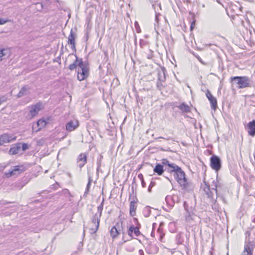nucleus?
<instances>
[{"mask_svg": "<svg viewBox=\"0 0 255 255\" xmlns=\"http://www.w3.org/2000/svg\"><path fill=\"white\" fill-rule=\"evenodd\" d=\"M74 55L75 60L70 64L68 68L72 71L77 68V79L81 81L87 79L89 76V66L88 61H83L82 58H79L76 54H70L69 56Z\"/></svg>", "mask_w": 255, "mask_h": 255, "instance_id": "obj_1", "label": "nucleus"}, {"mask_svg": "<svg viewBox=\"0 0 255 255\" xmlns=\"http://www.w3.org/2000/svg\"><path fill=\"white\" fill-rule=\"evenodd\" d=\"M201 188L203 192V194L206 195L212 203L215 204L217 198H216L214 190H212V186L206 181L205 177L203 180V183L201 184Z\"/></svg>", "mask_w": 255, "mask_h": 255, "instance_id": "obj_2", "label": "nucleus"}, {"mask_svg": "<svg viewBox=\"0 0 255 255\" xmlns=\"http://www.w3.org/2000/svg\"><path fill=\"white\" fill-rule=\"evenodd\" d=\"M104 203V198L103 199L102 203L98 206L97 213H96L91 219L92 223L95 225V227H93L90 229L91 233L92 234L96 233L99 229L100 219L103 210Z\"/></svg>", "mask_w": 255, "mask_h": 255, "instance_id": "obj_3", "label": "nucleus"}, {"mask_svg": "<svg viewBox=\"0 0 255 255\" xmlns=\"http://www.w3.org/2000/svg\"><path fill=\"white\" fill-rule=\"evenodd\" d=\"M232 84H238V88L243 89L250 87V80L247 76H235L231 78Z\"/></svg>", "mask_w": 255, "mask_h": 255, "instance_id": "obj_4", "label": "nucleus"}, {"mask_svg": "<svg viewBox=\"0 0 255 255\" xmlns=\"http://www.w3.org/2000/svg\"><path fill=\"white\" fill-rule=\"evenodd\" d=\"M133 220L136 222V226L135 227L134 225L130 226L128 231V234L131 239L134 238L133 237V234H134L135 237H138L141 235V233L139 231V229L141 227L140 223L138 222L137 218H133Z\"/></svg>", "mask_w": 255, "mask_h": 255, "instance_id": "obj_5", "label": "nucleus"}, {"mask_svg": "<svg viewBox=\"0 0 255 255\" xmlns=\"http://www.w3.org/2000/svg\"><path fill=\"white\" fill-rule=\"evenodd\" d=\"M210 166L216 172H218L222 166L221 160L220 158L216 155H213L210 159Z\"/></svg>", "mask_w": 255, "mask_h": 255, "instance_id": "obj_6", "label": "nucleus"}, {"mask_svg": "<svg viewBox=\"0 0 255 255\" xmlns=\"http://www.w3.org/2000/svg\"><path fill=\"white\" fill-rule=\"evenodd\" d=\"M173 176L174 179L179 184L182 183L187 179L185 173L180 167L177 168V170L174 173Z\"/></svg>", "mask_w": 255, "mask_h": 255, "instance_id": "obj_7", "label": "nucleus"}, {"mask_svg": "<svg viewBox=\"0 0 255 255\" xmlns=\"http://www.w3.org/2000/svg\"><path fill=\"white\" fill-rule=\"evenodd\" d=\"M123 229V222H118L116 223L110 230V235L113 239L117 238L120 234Z\"/></svg>", "mask_w": 255, "mask_h": 255, "instance_id": "obj_8", "label": "nucleus"}, {"mask_svg": "<svg viewBox=\"0 0 255 255\" xmlns=\"http://www.w3.org/2000/svg\"><path fill=\"white\" fill-rule=\"evenodd\" d=\"M255 247V245L253 242L248 241L246 242L244 250L241 255H253V251Z\"/></svg>", "mask_w": 255, "mask_h": 255, "instance_id": "obj_9", "label": "nucleus"}, {"mask_svg": "<svg viewBox=\"0 0 255 255\" xmlns=\"http://www.w3.org/2000/svg\"><path fill=\"white\" fill-rule=\"evenodd\" d=\"M183 206L188 214V215L186 216V220L189 221L191 219V216L195 214V205L189 206V204L185 201Z\"/></svg>", "mask_w": 255, "mask_h": 255, "instance_id": "obj_10", "label": "nucleus"}, {"mask_svg": "<svg viewBox=\"0 0 255 255\" xmlns=\"http://www.w3.org/2000/svg\"><path fill=\"white\" fill-rule=\"evenodd\" d=\"M206 96L210 101L211 108L214 110H216L218 107L216 98L211 94L208 90H207Z\"/></svg>", "mask_w": 255, "mask_h": 255, "instance_id": "obj_11", "label": "nucleus"}, {"mask_svg": "<svg viewBox=\"0 0 255 255\" xmlns=\"http://www.w3.org/2000/svg\"><path fill=\"white\" fill-rule=\"evenodd\" d=\"M178 108L181 111V114L184 115L185 114H187L191 112V109L189 106L185 103H182L179 105H173V108Z\"/></svg>", "mask_w": 255, "mask_h": 255, "instance_id": "obj_12", "label": "nucleus"}, {"mask_svg": "<svg viewBox=\"0 0 255 255\" xmlns=\"http://www.w3.org/2000/svg\"><path fill=\"white\" fill-rule=\"evenodd\" d=\"M180 186L181 187L183 190L186 191L187 192L193 191L194 188V184L186 179L185 181L179 184Z\"/></svg>", "mask_w": 255, "mask_h": 255, "instance_id": "obj_13", "label": "nucleus"}, {"mask_svg": "<svg viewBox=\"0 0 255 255\" xmlns=\"http://www.w3.org/2000/svg\"><path fill=\"white\" fill-rule=\"evenodd\" d=\"M15 136L10 135L8 134L4 133L0 136V145H3L4 143H9L12 141L15 140Z\"/></svg>", "mask_w": 255, "mask_h": 255, "instance_id": "obj_14", "label": "nucleus"}, {"mask_svg": "<svg viewBox=\"0 0 255 255\" xmlns=\"http://www.w3.org/2000/svg\"><path fill=\"white\" fill-rule=\"evenodd\" d=\"M42 106L41 103H38L35 105H32L29 112V115L30 118L35 116L41 110Z\"/></svg>", "mask_w": 255, "mask_h": 255, "instance_id": "obj_15", "label": "nucleus"}, {"mask_svg": "<svg viewBox=\"0 0 255 255\" xmlns=\"http://www.w3.org/2000/svg\"><path fill=\"white\" fill-rule=\"evenodd\" d=\"M211 186H212V190H214L216 198H217L218 196V188L220 189L223 188L224 186L223 184L219 181L218 179V176H217L216 179L213 181Z\"/></svg>", "mask_w": 255, "mask_h": 255, "instance_id": "obj_16", "label": "nucleus"}, {"mask_svg": "<svg viewBox=\"0 0 255 255\" xmlns=\"http://www.w3.org/2000/svg\"><path fill=\"white\" fill-rule=\"evenodd\" d=\"M78 127L79 122L78 121H70L65 126L66 130L69 132L74 130Z\"/></svg>", "mask_w": 255, "mask_h": 255, "instance_id": "obj_17", "label": "nucleus"}, {"mask_svg": "<svg viewBox=\"0 0 255 255\" xmlns=\"http://www.w3.org/2000/svg\"><path fill=\"white\" fill-rule=\"evenodd\" d=\"M75 38H76V34L74 33L73 29L71 30L70 34L68 37V43L71 45V49L73 51H76V46H75Z\"/></svg>", "mask_w": 255, "mask_h": 255, "instance_id": "obj_18", "label": "nucleus"}, {"mask_svg": "<svg viewBox=\"0 0 255 255\" xmlns=\"http://www.w3.org/2000/svg\"><path fill=\"white\" fill-rule=\"evenodd\" d=\"M248 133L252 137L255 136V120L250 122L247 125Z\"/></svg>", "mask_w": 255, "mask_h": 255, "instance_id": "obj_19", "label": "nucleus"}, {"mask_svg": "<svg viewBox=\"0 0 255 255\" xmlns=\"http://www.w3.org/2000/svg\"><path fill=\"white\" fill-rule=\"evenodd\" d=\"M26 167L23 165H16L13 167V169L10 172V176L14 175L16 172L19 174L25 171Z\"/></svg>", "mask_w": 255, "mask_h": 255, "instance_id": "obj_20", "label": "nucleus"}, {"mask_svg": "<svg viewBox=\"0 0 255 255\" xmlns=\"http://www.w3.org/2000/svg\"><path fill=\"white\" fill-rule=\"evenodd\" d=\"M78 166L81 169L87 162V155L85 153H81L77 159Z\"/></svg>", "mask_w": 255, "mask_h": 255, "instance_id": "obj_21", "label": "nucleus"}, {"mask_svg": "<svg viewBox=\"0 0 255 255\" xmlns=\"http://www.w3.org/2000/svg\"><path fill=\"white\" fill-rule=\"evenodd\" d=\"M30 88L27 85L23 86L17 95V98H21L23 96L28 95L29 94Z\"/></svg>", "mask_w": 255, "mask_h": 255, "instance_id": "obj_22", "label": "nucleus"}, {"mask_svg": "<svg viewBox=\"0 0 255 255\" xmlns=\"http://www.w3.org/2000/svg\"><path fill=\"white\" fill-rule=\"evenodd\" d=\"M164 171L165 168H164L163 165L160 163H156L153 169L154 172L156 173L157 175H161Z\"/></svg>", "mask_w": 255, "mask_h": 255, "instance_id": "obj_23", "label": "nucleus"}, {"mask_svg": "<svg viewBox=\"0 0 255 255\" xmlns=\"http://www.w3.org/2000/svg\"><path fill=\"white\" fill-rule=\"evenodd\" d=\"M20 145L21 143H19L11 147L9 150V153L11 155H14L18 153L21 148Z\"/></svg>", "mask_w": 255, "mask_h": 255, "instance_id": "obj_24", "label": "nucleus"}, {"mask_svg": "<svg viewBox=\"0 0 255 255\" xmlns=\"http://www.w3.org/2000/svg\"><path fill=\"white\" fill-rule=\"evenodd\" d=\"M135 201L133 200L130 201L129 204V214L132 217H133L136 214V205H135Z\"/></svg>", "mask_w": 255, "mask_h": 255, "instance_id": "obj_25", "label": "nucleus"}, {"mask_svg": "<svg viewBox=\"0 0 255 255\" xmlns=\"http://www.w3.org/2000/svg\"><path fill=\"white\" fill-rule=\"evenodd\" d=\"M179 167V166H178L175 163H172L171 165H169L168 167H165V171H166L170 173H174Z\"/></svg>", "mask_w": 255, "mask_h": 255, "instance_id": "obj_26", "label": "nucleus"}, {"mask_svg": "<svg viewBox=\"0 0 255 255\" xmlns=\"http://www.w3.org/2000/svg\"><path fill=\"white\" fill-rule=\"evenodd\" d=\"M166 79L165 74V69H162V70L158 73V80L161 82L165 81Z\"/></svg>", "mask_w": 255, "mask_h": 255, "instance_id": "obj_27", "label": "nucleus"}, {"mask_svg": "<svg viewBox=\"0 0 255 255\" xmlns=\"http://www.w3.org/2000/svg\"><path fill=\"white\" fill-rule=\"evenodd\" d=\"M47 123V122L44 119L39 120L37 122L36 125H37V127H39V128L37 130H36V131H39L42 128L44 127L46 125Z\"/></svg>", "mask_w": 255, "mask_h": 255, "instance_id": "obj_28", "label": "nucleus"}, {"mask_svg": "<svg viewBox=\"0 0 255 255\" xmlns=\"http://www.w3.org/2000/svg\"><path fill=\"white\" fill-rule=\"evenodd\" d=\"M92 181H93V180H92V178L91 176L88 174V182L87 184V186H86V189H85V191L84 192V196H86L87 194L88 193L89 190H90V186L91 185Z\"/></svg>", "mask_w": 255, "mask_h": 255, "instance_id": "obj_29", "label": "nucleus"}, {"mask_svg": "<svg viewBox=\"0 0 255 255\" xmlns=\"http://www.w3.org/2000/svg\"><path fill=\"white\" fill-rule=\"evenodd\" d=\"M9 51L8 49H2L0 50V58L1 60L2 58H5L8 57L9 55Z\"/></svg>", "mask_w": 255, "mask_h": 255, "instance_id": "obj_30", "label": "nucleus"}, {"mask_svg": "<svg viewBox=\"0 0 255 255\" xmlns=\"http://www.w3.org/2000/svg\"><path fill=\"white\" fill-rule=\"evenodd\" d=\"M142 213L145 217H148L151 214L150 207L149 206H146L144 207L143 209Z\"/></svg>", "mask_w": 255, "mask_h": 255, "instance_id": "obj_31", "label": "nucleus"}, {"mask_svg": "<svg viewBox=\"0 0 255 255\" xmlns=\"http://www.w3.org/2000/svg\"><path fill=\"white\" fill-rule=\"evenodd\" d=\"M138 178L141 180V185L142 187L144 188L146 186V183L144 181L143 176L141 173H139L138 175Z\"/></svg>", "mask_w": 255, "mask_h": 255, "instance_id": "obj_32", "label": "nucleus"}, {"mask_svg": "<svg viewBox=\"0 0 255 255\" xmlns=\"http://www.w3.org/2000/svg\"><path fill=\"white\" fill-rule=\"evenodd\" d=\"M162 164L163 166H164L165 167H168L169 165H171L172 163H170L169 161L166 159H163L162 160Z\"/></svg>", "mask_w": 255, "mask_h": 255, "instance_id": "obj_33", "label": "nucleus"}, {"mask_svg": "<svg viewBox=\"0 0 255 255\" xmlns=\"http://www.w3.org/2000/svg\"><path fill=\"white\" fill-rule=\"evenodd\" d=\"M147 44V42L143 39H140L139 40V45L141 48H143L144 46Z\"/></svg>", "mask_w": 255, "mask_h": 255, "instance_id": "obj_34", "label": "nucleus"}, {"mask_svg": "<svg viewBox=\"0 0 255 255\" xmlns=\"http://www.w3.org/2000/svg\"><path fill=\"white\" fill-rule=\"evenodd\" d=\"M134 26H135L136 32L137 33H140L141 29H140V26L137 21H135L134 22Z\"/></svg>", "mask_w": 255, "mask_h": 255, "instance_id": "obj_35", "label": "nucleus"}, {"mask_svg": "<svg viewBox=\"0 0 255 255\" xmlns=\"http://www.w3.org/2000/svg\"><path fill=\"white\" fill-rule=\"evenodd\" d=\"M36 5L38 6V7H37L38 11H41L44 8V5L42 3L37 2Z\"/></svg>", "mask_w": 255, "mask_h": 255, "instance_id": "obj_36", "label": "nucleus"}, {"mask_svg": "<svg viewBox=\"0 0 255 255\" xmlns=\"http://www.w3.org/2000/svg\"><path fill=\"white\" fill-rule=\"evenodd\" d=\"M173 199L172 196L168 195L165 198V201L167 204H170V201H172V199Z\"/></svg>", "mask_w": 255, "mask_h": 255, "instance_id": "obj_37", "label": "nucleus"}, {"mask_svg": "<svg viewBox=\"0 0 255 255\" xmlns=\"http://www.w3.org/2000/svg\"><path fill=\"white\" fill-rule=\"evenodd\" d=\"M10 20L7 19H4L0 17V25L4 24L5 23L10 21Z\"/></svg>", "mask_w": 255, "mask_h": 255, "instance_id": "obj_38", "label": "nucleus"}, {"mask_svg": "<svg viewBox=\"0 0 255 255\" xmlns=\"http://www.w3.org/2000/svg\"><path fill=\"white\" fill-rule=\"evenodd\" d=\"M21 148L22 151H24L28 148V144L25 143H22Z\"/></svg>", "mask_w": 255, "mask_h": 255, "instance_id": "obj_39", "label": "nucleus"}, {"mask_svg": "<svg viewBox=\"0 0 255 255\" xmlns=\"http://www.w3.org/2000/svg\"><path fill=\"white\" fill-rule=\"evenodd\" d=\"M155 185V183L154 181H151L149 184L148 188V192H151L152 188Z\"/></svg>", "mask_w": 255, "mask_h": 255, "instance_id": "obj_40", "label": "nucleus"}, {"mask_svg": "<svg viewBox=\"0 0 255 255\" xmlns=\"http://www.w3.org/2000/svg\"><path fill=\"white\" fill-rule=\"evenodd\" d=\"M152 51L151 50H149V53L147 55V58L149 59H152Z\"/></svg>", "mask_w": 255, "mask_h": 255, "instance_id": "obj_41", "label": "nucleus"}, {"mask_svg": "<svg viewBox=\"0 0 255 255\" xmlns=\"http://www.w3.org/2000/svg\"><path fill=\"white\" fill-rule=\"evenodd\" d=\"M9 203H10V202H5L3 200L0 201V208H1L2 206L4 205L8 204Z\"/></svg>", "mask_w": 255, "mask_h": 255, "instance_id": "obj_42", "label": "nucleus"}, {"mask_svg": "<svg viewBox=\"0 0 255 255\" xmlns=\"http://www.w3.org/2000/svg\"><path fill=\"white\" fill-rule=\"evenodd\" d=\"M7 98L4 96L1 97L0 98V105L1 103L5 102L6 101Z\"/></svg>", "mask_w": 255, "mask_h": 255, "instance_id": "obj_43", "label": "nucleus"}, {"mask_svg": "<svg viewBox=\"0 0 255 255\" xmlns=\"http://www.w3.org/2000/svg\"><path fill=\"white\" fill-rule=\"evenodd\" d=\"M161 86H162V85L161 84V82L160 83V82L159 81H158V82H157V88L160 90Z\"/></svg>", "mask_w": 255, "mask_h": 255, "instance_id": "obj_44", "label": "nucleus"}, {"mask_svg": "<svg viewBox=\"0 0 255 255\" xmlns=\"http://www.w3.org/2000/svg\"><path fill=\"white\" fill-rule=\"evenodd\" d=\"M195 21H193L192 22L191 24V25H190V30H192L194 26H195Z\"/></svg>", "mask_w": 255, "mask_h": 255, "instance_id": "obj_45", "label": "nucleus"}, {"mask_svg": "<svg viewBox=\"0 0 255 255\" xmlns=\"http://www.w3.org/2000/svg\"><path fill=\"white\" fill-rule=\"evenodd\" d=\"M218 197H219V198H221V199H222V200H223V201L224 203H226V200H225V198H224V197H223L222 196H220V195L218 194Z\"/></svg>", "mask_w": 255, "mask_h": 255, "instance_id": "obj_46", "label": "nucleus"}, {"mask_svg": "<svg viewBox=\"0 0 255 255\" xmlns=\"http://www.w3.org/2000/svg\"><path fill=\"white\" fill-rule=\"evenodd\" d=\"M172 197L173 198V199H172V201H173V203H174L175 201H176V198H177V196H172Z\"/></svg>", "mask_w": 255, "mask_h": 255, "instance_id": "obj_47", "label": "nucleus"}, {"mask_svg": "<svg viewBox=\"0 0 255 255\" xmlns=\"http://www.w3.org/2000/svg\"><path fill=\"white\" fill-rule=\"evenodd\" d=\"M139 255H144L143 251L142 250H139Z\"/></svg>", "mask_w": 255, "mask_h": 255, "instance_id": "obj_48", "label": "nucleus"}, {"mask_svg": "<svg viewBox=\"0 0 255 255\" xmlns=\"http://www.w3.org/2000/svg\"><path fill=\"white\" fill-rule=\"evenodd\" d=\"M155 20V21H156L157 22H158V20H159L158 17V16H157V14H156Z\"/></svg>", "mask_w": 255, "mask_h": 255, "instance_id": "obj_49", "label": "nucleus"}, {"mask_svg": "<svg viewBox=\"0 0 255 255\" xmlns=\"http://www.w3.org/2000/svg\"><path fill=\"white\" fill-rule=\"evenodd\" d=\"M134 44H135V45L137 44V39H136V35H135Z\"/></svg>", "mask_w": 255, "mask_h": 255, "instance_id": "obj_50", "label": "nucleus"}, {"mask_svg": "<svg viewBox=\"0 0 255 255\" xmlns=\"http://www.w3.org/2000/svg\"><path fill=\"white\" fill-rule=\"evenodd\" d=\"M183 1L184 2H186L187 3L190 1L189 0H183Z\"/></svg>", "mask_w": 255, "mask_h": 255, "instance_id": "obj_51", "label": "nucleus"}, {"mask_svg": "<svg viewBox=\"0 0 255 255\" xmlns=\"http://www.w3.org/2000/svg\"><path fill=\"white\" fill-rule=\"evenodd\" d=\"M158 138H163V139H166L167 140H169V138H164V137H159Z\"/></svg>", "mask_w": 255, "mask_h": 255, "instance_id": "obj_52", "label": "nucleus"}, {"mask_svg": "<svg viewBox=\"0 0 255 255\" xmlns=\"http://www.w3.org/2000/svg\"><path fill=\"white\" fill-rule=\"evenodd\" d=\"M77 253V251H75V252L73 253V254L72 255H73L74 254H76Z\"/></svg>", "mask_w": 255, "mask_h": 255, "instance_id": "obj_53", "label": "nucleus"}, {"mask_svg": "<svg viewBox=\"0 0 255 255\" xmlns=\"http://www.w3.org/2000/svg\"><path fill=\"white\" fill-rule=\"evenodd\" d=\"M253 106L255 107V102H254V104L253 105Z\"/></svg>", "mask_w": 255, "mask_h": 255, "instance_id": "obj_54", "label": "nucleus"}, {"mask_svg": "<svg viewBox=\"0 0 255 255\" xmlns=\"http://www.w3.org/2000/svg\"><path fill=\"white\" fill-rule=\"evenodd\" d=\"M153 235V232H152V233H151V236H152Z\"/></svg>", "mask_w": 255, "mask_h": 255, "instance_id": "obj_55", "label": "nucleus"}, {"mask_svg": "<svg viewBox=\"0 0 255 255\" xmlns=\"http://www.w3.org/2000/svg\"><path fill=\"white\" fill-rule=\"evenodd\" d=\"M253 222H254L255 223V218H254V219L253 220Z\"/></svg>", "mask_w": 255, "mask_h": 255, "instance_id": "obj_56", "label": "nucleus"}, {"mask_svg": "<svg viewBox=\"0 0 255 255\" xmlns=\"http://www.w3.org/2000/svg\"><path fill=\"white\" fill-rule=\"evenodd\" d=\"M78 249L79 251H81V249L80 248H78Z\"/></svg>", "mask_w": 255, "mask_h": 255, "instance_id": "obj_57", "label": "nucleus"}, {"mask_svg": "<svg viewBox=\"0 0 255 255\" xmlns=\"http://www.w3.org/2000/svg\"><path fill=\"white\" fill-rule=\"evenodd\" d=\"M155 225V223L153 224V227H154V225Z\"/></svg>", "mask_w": 255, "mask_h": 255, "instance_id": "obj_58", "label": "nucleus"}]
</instances>
